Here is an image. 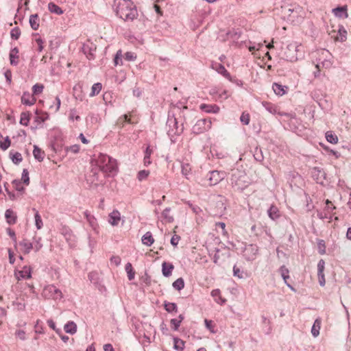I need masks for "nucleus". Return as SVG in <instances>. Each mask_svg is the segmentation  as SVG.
<instances>
[{
    "instance_id": "nucleus-1",
    "label": "nucleus",
    "mask_w": 351,
    "mask_h": 351,
    "mask_svg": "<svg viewBox=\"0 0 351 351\" xmlns=\"http://www.w3.org/2000/svg\"><path fill=\"white\" fill-rule=\"evenodd\" d=\"M117 171L116 160L104 154H99L97 157L91 160V170L86 177L87 182L98 185L95 182L99 181V172L105 175L115 173Z\"/></svg>"
},
{
    "instance_id": "nucleus-2",
    "label": "nucleus",
    "mask_w": 351,
    "mask_h": 351,
    "mask_svg": "<svg viewBox=\"0 0 351 351\" xmlns=\"http://www.w3.org/2000/svg\"><path fill=\"white\" fill-rule=\"evenodd\" d=\"M114 4L117 16L124 21H133L138 17L136 6L131 0H114Z\"/></svg>"
},
{
    "instance_id": "nucleus-3",
    "label": "nucleus",
    "mask_w": 351,
    "mask_h": 351,
    "mask_svg": "<svg viewBox=\"0 0 351 351\" xmlns=\"http://www.w3.org/2000/svg\"><path fill=\"white\" fill-rule=\"evenodd\" d=\"M230 184L234 191H243L251 184V180L243 167L231 169Z\"/></svg>"
},
{
    "instance_id": "nucleus-4",
    "label": "nucleus",
    "mask_w": 351,
    "mask_h": 351,
    "mask_svg": "<svg viewBox=\"0 0 351 351\" xmlns=\"http://www.w3.org/2000/svg\"><path fill=\"white\" fill-rule=\"evenodd\" d=\"M167 134L169 136H173L174 135L179 136L184 131V123L182 122L180 125L178 124V120L175 117V115H172L169 113L167 121Z\"/></svg>"
},
{
    "instance_id": "nucleus-5",
    "label": "nucleus",
    "mask_w": 351,
    "mask_h": 351,
    "mask_svg": "<svg viewBox=\"0 0 351 351\" xmlns=\"http://www.w3.org/2000/svg\"><path fill=\"white\" fill-rule=\"evenodd\" d=\"M296 43H290L283 49L282 58L287 61L295 62L298 60L299 47Z\"/></svg>"
},
{
    "instance_id": "nucleus-6",
    "label": "nucleus",
    "mask_w": 351,
    "mask_h": 351,
    "mask_svg": "<svg viewBox=\"0 0 351 351\" xmlns=\"http://www.w3.org/2000/svg\"><path fill=\"white\" fill-rule=\"evenodd\" d=\"M43 296L46 299L60 300L63 295L62 291L53 285L45 286L43 289Z\"/></svg>"
},
{
    "instance_id": "nucleus-7",
    "label": "nucleus",
    "mask_w": 351,
    "mask_h": 351,
    "mask_svg": "<svg viewBox=\"0 0 351 351\" xmlns=\"http://www.w3.org/2000/svg\"><path fill=\"white\" fill-rule=\"evenodd\" d=\"M212 122L208 119H201L197 121L192 128L193 134H199L210 129Z\"/></svg>"
},
{
    "instance_id": "nucleus-8",
    "label": "nucleus",
    "mask_w": 351,
    "mask_h": 351,
    "mask_svg": "<svg viewBox=\"0 0 351 351\" xmlns=\"http://www.w3.org/2000/svg\"><path fill=\"white\" fill-rule=\"evenodd\" d=\"M226 177V173L223 171L214 170L209 172L208 180L210 185H216Z\"/></svg>"
},
{
    "instance_id": "nucleus-9",
    "label": "nucleus",
    "mask_w": 351,
    "mask_h": 351,
    "mask_svg": "<svg viewBox=\"0 0 351 351\" xmlns=\"http://www.w3.org/2000/svg\"><path fill=\"white\" fill-rule=\"evenodd\" d=\"M258 253V247L256 244L247 245L244 250V256L247 261H253Z\"/></svg>"
},
{
    "instance_id": "nucleus-10",
    "label": "nucleus",
    "mask_w": 351,
    "mask_h": 351,
    "mask_svg": "<svg viewBox=\"0 0 351 351\" xmlns=\"http://www.w3.org/2000/svg\"><path fill=\"white\" fill-rule=\"evenodd\" d=\"M82 50L88 59L93 60L95 58L93 52L96 50V47L93 43H84L82 47Z\"/></svg>"
},
{
    "instance_id": "nucleus-11",
    "label": "nucleus",
    "mask_w": 351,
    "mask_h": 351,
    "mask_svg": "<svg viewBox=\"0 0 351 351\" xmlns=\"http://www.w3.org/2000/svg\"><path fill=\"white\" fill-rule=\"evenodd\" d=\"M14 275L19 280L30 278L32 277V269L30 267L24 266L22 270L16 271Z\"/></svg>"
},
{
    "instance_id": "nucleus-12",
    "label": "nucleus",
    "mask_w": 351,
    "mask_h": 351,
    "mask_svg": "<svg viewBox=\"0 0 351 351\" xmlns=\"http://www.w3.org/2000/svg\"><path fill=\"white\" fill-rule=\"evenodd\" d=\"M36 101V99L28 91L24 92L21 97V103L26 106H32L35 104Z\"/></svg>"
},
{
    "instance_id": "nucleus-13",
    "label": "nucleus",
    "mask_w": 351,
    "mask_h": 351,
    "mask_svg": "<svg viewBox=\"0 0 351 351\" xmlns=\"http://www.w3.org/2000/svg\"><path fill=\"white\" fill-rule=\"evenodd\" d=\"M332 12L336 17H338L340 19H342V18L346 19L348 16L346 5L338 6L335 8H333Z\"/></svg>"
},
{
    "instance_id": "nucleus-14",
    "label": "nucleus",
    "mask_w": 351,
    "mask_h": 351,
    "mask_svg": "<svg viewBox=\"0 0 351 351\" xmlns=\"http://www.w3.org/2000/svg\"><path fill=\"white\" fill-rule=\"evenodd\" d=\"M312 177L317 180V182H319V180H322V179H325L326 173L324 171L318 167H315L313 168L311 171Z\"/></svg>"
},
{
    "instance_id": "nucleus-15",
    "label": "nucleus",
    "mask_w": 351,
    "mask_h": 351,
    "mask_svg": "<svg viewBox=\"0 0 351 351\" xmlns=\"http://www.w3.org/2000/svg\"><path fill=\"white\" fill-rule=\"evenodd\" d=\"M200 109L207 113H217L219 111V107L215 104H202Z\"/></svg>"
},
{
    "instance_id": "nucleus-16",
    "label": "nucleus",
    "mask_w": 351,
    "mask_h": 351,
    "mask_svg": "<svg viewBox=\"0 0 351 351\" xmlns=\"http://www.w3.org/2000/svg\"><path fill=\"white\" fill-rule=\"evenodd\" d=\"M19 49L14 47L12 49L9 53V58L10 60V64L12 66H16L19 64Z\"/></svg>"
},
{
    "instance_id": "nucleus-17",
    "label": "nucleus",
    "mask_w": 351,
    "mask_h": 351,
    "mask_svg": "<svg viewBox=\"0 0 351 351\" xmlns=\"http://www.w3.org/2000/svg\"><path fill=\"white\" fill-rule=\"evenodd\" d=\"M5 217L7 223L10 225H13L16 223L17 217L12 209H7L5 210Z\"/></svg>"
},
{
    "instance_id": "nucleus-18",
    "label": "nucleus",
    "mask_w": 351,
    "mask_h": 351,
    "mask_svg": "<svg viewBox=\"0 0 351 351\" xmlns=\"http://www.w3.org/2000/svg\"><path fill=\"white\" fill-rule=\"evenodd\" d=\"M280 272L287 287H289L291 290L295 291V289L293 288V287L289 284L287 281V279L289 278V269L285 265H282L280 268Z\"/></svg>"
},
{
    "instance_id": "nucleus-19",
    "label": "nucleus",
    "mask_w": 351,
    "mask_h": 351,
    "mask_svg": "<svg viewBox=\"0 0 351 351\" xmlns=\"http://www.w3.org/2000/svg\"><path fill=\"white\" fill-rule=\"evenodd\" d=\"M174 266L172 263L164 262L162 264V273L165 277H169L171 275Z\"/></svg>"
},
{
    "instance_id": "nucleus-20",
    "label": "nucleus",
    "mask_w": 351,
    "mask_h": 351,
    "mask_svg": "<svg viewBox=\"0 0 351 351\" xmlns=\"http://www.w3.org/2000/svg\"><path fill=\"white\" fill-rule=\"evenodd\" d=\"M19 245L22 247L24 254H29L33 249V243L29 242L27 239H24L19 243Z\"/></svg>"
},
{
    "instance_id": "nucleus-21",
    "label": "nucleus",
    "mask_w": 351,
    "mask_h": 351,
    "mask_svg": "<svg viewBox=\"0 0 351 351\" xmlns=\"http://www.w3.org/2000/svg\"><path fill=\"white\" fill-rule=\"evenodd\" d=\"M120 219V213L118 210H114L109 215L108 222L112 226L118 225Z\"/></svg>"
},
{
    "instance_id": "nucleus-22",
    "label": "nucleus",
    "mask_w": 351,
    "mask_h": 351,
    "mask_svg": "<svg viewBox=\"0 0 351 351\" xmlns=\"http://www.w3.org/2000/svg\"><path fill=\"white\" fill-rule=\"evenodd\" d=\"M272 88L277 95L282 96L287 93L288 87L286 86H282L278 83H274Z\"/></svg>"
},
{
    "instance_id": "nucleus-23",
    "label": "nucleus",
    "mask_w": 351,
    "mask_h": 351,
    "mask_svg": "<svg viewBox=\"0 0 351 351\" xmlns=\"http://www.w3.org/2000/svg\"><path fill=\"white\" fill-rule=\"evenodd\" d=\"M126 123H129V124L133 123V122H132V121H131V119L129 118L127 114H123V115L121 116L117 121V125L120 129L123 128Z\"/></svg>"
},
{
    "instance_id": "nucleus-24",
    "label": "nucleus",
    "mask_w": 351,
    "mask_h": 351,
    "mask_svg": "<svg viewBox=\"0 0 351 351\" xmlns=\"http://www.w3.org/2000/svg\"><path fill=\"white\" fill-rule=\"evenodd\" d=\"M267 214L269 218H271L272 220H276L280 216L278 208L274 205H271L269 207L267 210Z\"/></svg>"
},
{
    "instance_id": "nucleus-25",
    "label": "nucleus",
    "mask_w": 351,
    "mask_h": 351,
    "mask_svg": "<svg viewBox=\"0 0 351 351\" xmlns=\"http://www.w3.org/2000/svg\"><path fill=\"white\" fill-rule=\"evenodd\" d=\"M64 330L66 333L73 335L77 331V325L74 322L69 321L64 325Z\"/></svg>"
},
{
    "instance_id": "nucleus-26",
    "label": "nucleus",
    "mask_w": 351,
    "mask_h": 351,
    "mask_svg": "<svg viewBox=\"0 0 351 351\" xmlns=\"http://www.w3.org/2000/svg\"><path fill=\"white\" fill-rule=\"evenodd\" d=\"M338 36L337 37V40L343 43L347 39V31L345 27L342 25H339L338 26Z\"/></svg>"
},
{
    "instance_id": "nucleus-27",
    "label": "nucleus",
    "mask_w": 351,
    "mask_h": 351,
    "mask_svg": "<svg viewBox=\"0 0 351 351\" xmlns=\"http://www.w3.org/2000/svg\"><path fill=\"white\" fill-rule=\"evenodd\" d=\"M142 243L147 245V246H151L154 242V239L153 238L152 234L151 232H147L141 239Z\"/></svg>"
},
{
    "instance_id": "nucleus-28",
    "label": "nucleus",
    "mask_w": 351,
    "mask_h": 351,
    "mask_svg": "<svg viewBox=\"0 0 351 351\" xmlns=\"http://www.w3.org/2000/svg\"><path fill=\"white\" fill-rule=\"evenodd\" d=\"M39 17L38 14H32L29 16V25L34 30H37L39 27Z\"/></svg>"
},
{
    "instance_id": "nucleus-29",
    "label": "nucleus",
    "mask_w": 351,
    "mask_h": 351,
    "mask_svg": "<svg viewBox=\"0 0 351 351\" xmlns=\"http://www.w3.org/2000/svg\"><path fill=\"white\" fill-rule=\"evenodd\" d=\"M33 155L36 160L41 162L44 159L45 152L41 150L37 145L34 146Z\"/></svg>"
},
{
    "instance_id": "nucleus-30",
    "label": "nucleus",
    "mask_w": 351,
    "mask_h": 351,
    "mask_svg": "<svg viewBox=\"0 0 351 351\" xmlns=\"http://www.w3.org/2000/svg\"><path fill=\"white\" fill-rule=\"evenodd\" d=\"M48 10L51 13H54L58 15H60L63 13L62 8L53 2H50L48 3Z\"/></svg>"
},
{
    "instance_id": "nucleus-31",
    "label": "nucleus",
    "mask_w": 351,
    "mask_h": 351,
    "mask_svg": "<svg viewBox=\"0 0 351 351\" xmlns=\"http://www.w3.org/2000/svg\"><path fill=\"white\" fill-rule=\"evenodd\" d=\"M217 71L219 73L221 74L223 77L228 79L229 81H232L230 73L226 69L225 66L221 64H219Z\"/></svg>"
},
{
    "instance_id": "nucleus-32",
    "label": "nucleus",
    "mask_w": 351,
    "mask_h": 351,
    "mask_svg": "<svg viewBox=\"0 0 351 351\" xmlns=\"http://www.w3.org/2000/svg\"><path fill=\"white\" fill-rule=\"evenodd\" d=\"M320 325L321 321L319 319H316L311 328V333L313 337H316L319 335Z\"/></svg>"
},
{
    "instance_id": "nucleus-33",
    "label": "nucleus",
    "mask_w": 351,
    "mask_h": 351,
    "mask_svg": "<svg viewBox=\"0 0 351 351\" xmlns=\"http://www.w3.org/2000/svg\"><path fill=\"white\" fill-rule=\"evenodd\" d=\"M10 156L12 161L15 165H19L23 160L22 155L19 152H15L13 154L12 152H10Z\"/></svg>"
},
{
    "instance_id": "nucleus-34",
    "label": "nucleus",
    "mask_w": 351,
    "mask_h": 351,
    "mask_svg": "<svg viewBox=\"0 0 351 351\" xmlns=\"http://www.w3.org/2000/svg\"><path fill=\"white\" fill-rule=\"evenodd\" d=\"M30 119V113L29 112H23L21 114L20 123L27 126Z\"/></svg>"
},
{
    "instance_id": "nucleus-35",
    "label": "nucleus",
    "mask_w": 351,
    "mask_h": 351,
    "mask_svg": "<svg viewBox=\"0 0 351 351\" xmlns=\"http://www.w3.org/2000/svg\"><path fill=\"white\" fill-rule=\"evenodd\" d=\"M164 308L168 313H176L178 311L177 304L174 302H165Z\"/></svg>"
},
{
    "instance_id": "nucleus-36",
    "label": "nucleus",
    "mask_w": 351,
    "mask_h": 351,
    "mask_svg": "<svg viewBox=\"0 0 351 351\" xmlns=\"http://www.w3.org/2000/svg\"><path fill=\"white\" fill-rule=\"evenodd\" d=\"M173 348L177 350H183L184 341L178 337H173Z\"/></svg>"
},
{
    "instance_id": "nucleus-37",
    "label": "nucleus",
    "mask_w": 351,
    "mask_h": 351,
    "mask_svg": "<svg viewBox=\"0 0 351 351\" xmlns=\"http://www.w3.org/2000/svg\"><path fill=\"white\" fill-rule=\"evenodd\" d=\"M125 269L127 272L128 279L130 280H133L135 276V271L133 269L132 264L130 263H128L125 265Z\"/></svg>"
},
{
    "instance_id": "nucleus-38",
    "label": "nucleus",
    "mask_w": 351,
    "mask_h": 351,
    "mask_svg": "<svg viewBox=\"0 0 351 351\" xmlns=\"http://www.w3.org/2000/svg\"><path fill=\"white\" fill-rule=\"evenodd\" d=\"M211 295L215 298V300L217 303L223 304L226 302L225 299H222L220 295V290L219 289H214L211 292Z\"/></svg>"
},
{
    "instance_id": "nucleus-39",
    "label": "nucleus",
    "mask_w": 351,
    "mask_h": 351,
    "mask_svg": "<svg viewBox=\"0 0 351 351\" xmlns=\"http://www.w3.org/2000/svg\"><path fill=\"white\" fill-rule=\"evenodd\" d=\"M326 138L328 142L332 144H335L338 142L337 136L333 134L332 131H328L326 132Z\"/></svg>"
},
{
    "instance_id": "nucleus-40",
    "label": "nucleus",
    "mask_w": 351,
    "mask_h": 351,
    "mask_svg": "<svg viewBox=\"0 0 351 351\" xmlns=\"http://www.w3.org/2000/svg\"><path fill=\"white\" fill-rule=\"evenodd\" d=\"M102 88V85L101 83L97 82L95 83L92 88H91V92L90 93V97H94L99 93Z\"/></svg>"
},
{
    "instance_id": "nucleus-41",
    "label": "nucleus",
    "mask_w": 351,
    "mask_h": 351,
    "mask_svg": "<svg viewBox=\"0 0 351 351\" xmlns=\"http://www.w3.org/2000/svg\"><path fill=\"white\" fill-rule=\"evenodd\" d=\"M171 210L170 208H166L162 213V217L165 219L166 222L171 223L173 221L174 218L172 215H169Z\"/></svg>"
},
{
    "instance_id": "nucleus-42",
    "label": "nucleus",
    "mask_w": 351,
    "mask_h": 351,
    "mask_svg": "<svg viewBox=\"0 0 351 351\" xmlns=\"http://www.w3.org/2000/svg\"><path fill=\"white\" fill-rule=\"evenodd\" d=\"M173 287L178 291L182 290L184 287V281L182 278H179L173 282Z\"/></svg>"
},
{
    "instance_id": "nucleus-43",
    "label": "nucleus",
    "mask_w": 351,
    "mask_h": 351,
    "mask_svg": "<svg viewBox=\"0 0 351 351\" xmlns=\"http://www.w3.org/2000/svg\"><path fill=\"white\" fill-rule=\"evenodd\" d=\"M33 210L35 211L34 218H35V224L37 228V229L40 230L43 227V221L41 219V217L38 213L35 208H33Z\"/></svg>"
},
{
    "instance_id": "nucleus-44",
    "label": "nucleus",
    "mask_w": 351,
    "mask_h": 351,
    "mask_svg": "<svg viewBox=\"0 0 351 351\" xmlns=\"http://www.w3.org/2000/svg\"><path fill=\"white\" fill-rule=\"evenodd\" d=\"M254 159L258 162H262L264 159L261 148L256 147L254 152Z\"/></svg>"
},
{
    "instance_id": "nucleus-45",
    "label": "nucleus",
    "mask_w": 351,
    "mask_h": 351,
    "mask_svg": "<svg viewBox=\"0 0 351 351\" xmlns=\"http://www.w3.org/2000/svg\"><path fill=\"white\" fill-rule=\"evenodd\" d=\"M181 171H182V175H184V176L186 177L189 174L191 173V165L189 163H182Z\"/></svg>"
},
{
    "instance_id": "nucleus-46",
    "label": "nucleus",
    "mask_w": 351,
    "mask_h": 351,
    "mask_svg": "<svg viewBox=\"0 0 351 351\" xmlns=\"http://www.w3.org/2000/svg\"><path fill=\"white\" fill-rule=\"evenodd\" d=\"M262 104H263V106L265 107V108L268 112H269L272 114H276V107L272 104H271L269 102H267V101H263Z\"/></svg>"
},
{
    "instance_id": "nucleus-47",
    "label": "nucleus",
    "mask_w": 351,
    "mask_h": 351,
    "mask_svg": "<svg viewBox=\"0 0 351 351\" xmlns=\"http://www.w3.org/2000/svg\"><path fill=\"white\" fill-rule=\"evenodd\" d=\"M44 89V86L42 84H36L32 87L33 95L40 94Z\"/></svg>"
},
{
    "instance_id": "nucleus-48",
    "label": "nucleus",
    "mask_w": 351,
    "mask_h": 351,
    "mask_svg": "<svg viewBox=\"0 0 351 351\" xmlns=\"http://www.w3.org/2000/svg\"><path fill=\"white\" fill-rule=\"evenodd\" d=\"M11 141L9 138V136H6L4 138L3 141H0V148L5 151L8 149V147L10 146Z\"/></svg>"
},
{
    "instance_id": "nucleus-49",
    "label": "nucleus",
    "mask_w": 351,
    "mask_h": 351,
    "mask_svg": "<svg viewBox=\"0 0 351 351\" xmlns=\"http://www.w3.org/2000/svg\"><path fill=\"white\" fill-rule=\"evenodd\" d=\"M317 249L320 254L323 255L326 253V244L325 241L322 239H319L317 241Z\"/></svg>"
},
{
    "instance_id": "nucleus-50",
    "label": "nucleus",
    "mask_w": 351,
    "mask_h": 351,
    "mask_svg": "<svg viewBox=\"0 0 351 351\" xmlns=\"http://www.w3.org/2000/svg\"><path fill=\"white\" fill-rule=\"evenodd\" d=\"M21 36V30L19 27H15L10 32V36L12 39L18 40Z\"/></svg>"
},
{
    "instance_id": "nucleus-51",
    "label": "nucleus",
    "mask_w": 351,
    "mask_h": 351,
    "mask_svg": "<svg viewBox=\"0 0 351 351\" xmlns=\"http://www.w3.org/2000/svg\"><path fill=\"white\" fill-rule=\"evenodd\" d=\"M6 232H7L8 234L11 237V239L14 243V247L16 248L18 243H17L15 232L10 228H8L6 229Z\"/></svg>"
},
{
    "instance_id": "nucleus-52",
    "label": "nucleus",
    "mask_w": 351,
    "mask_h": 351,
    "mask_svg": "<svg viewBox=\"0 0 351 351\" xmlns=\"http://www.w3.org/2000/svg\"><path fill=\"white\" fill-rule=\"evenodd\" d=\"M244 274H244L243 271H241L236 265H234L233 267V275H234V276L238 277L239 278L241 279V278H245V275Z\"/></svg>"
},
{
    "instance_id": "nucleus-53",
    "label": "nucleus",
    "mask_w": 351,
    "mask_h": 351,
    "mask_svg": "<svg viewBox=\"0 0 351 351\" xmlns=\"http://www.w3.org/2000/svg\"><path fill=\"white\" fill-rule=\"evenodd\" d=\"M21 180L25 185H28L29 184V172L26 169L23 170Z\"/></svg>"
},
{
    "instance_id": "nucleus-54",
    "label": "nucleus",
    "mask_w": 351,
    "mask_h": 351,
    "mask_svg": "<svg viewBox=\"0 0 351 351\" xmlns=\"http://www.w3.org/2000/svg\"><path fill=\"white\" fill-rule=\"evenodd\" d=\"M149 174V171L148 170H141L138 171L137 175V178L138 180L142 181L145 179H146Z\"/></svg>"
},
{
    "instance_id": "nucleus-55",
    "label": "nucleus",
    "mask_w": 351,
    "mask_h": 351,
    "mask_svg": "<svg viewBox=\"0 0 351 351\" xmlns=\"http://www.w3.org/2000/svg\"><path fill=\"white\" fill-rule=\"evenodd\" d=\"M35 243L33 244V249L35 250V252H38L42 247L43 244L40 243L41 238L38 237V239L34 237Z\"/></svg>"
},
{
    "instance_id": "nucleus-56",
    "label": "nucleus",
    "mask_w": 351,
    "mask_h": 351,
    "mask_svg": "<svg viewBox=\"0 0 351 351\" xmlns=\"http://www.w3.org/2000/svg\"><path fill=\"white\" fill-rule=\"evenodd\" d=\"M84 215H85L87 221L90 224V226L95 228V227H94L95 223V217L93 215H91L90 213H88V211L84 212Z\"/></svg>"
},
{
    "instance_id": "nucleus-57",
    "label": "nucleus",
    "mask_w": 351,
    "mask_h": 351,
    "mask_svg": "<svg viewBox=\"0 0 351 351\" xmlns=\"http://www.w3.org/2000/svg\"><path fill=\"white\" fill-rule=\"evenodd\" d=\"M171 328L173 330H178L180 326V320L178 319H171L170 321Z\"/></svg>"
},
{
    "instance_id": "nucleus-58",
    "label": "nucleus",
    "mask_w": 351,
    "mask_h": 351,
    "mask_svg": "<svg viewBox=\"0 0 351 351\" xmlns=\"http://www.w3.org/2000/svg\"><path fill=\"white\" fill-rule=\"evenodd\" d=\"M122 55L121 51H118L115 55V57L114 58V65L117 66L119 64H122Z\"/></svg>"
},
{
    "instance_id": "nucleus-59",
    "label": "nucleus",
    "mask_w": 351,
    "mask_h": 351,
    "mask_svg": "<svg viewBox=\"0 0 351 351\" xmlns=\"http://www.w3.org/2000/svg\"><path fill=\"white\" fill-rule=\"evenodd\" d=\"M241 122L244 125H248L250 123V115L243 112L240 117Z\"/></svg>"
},
{
    "instance_id": "nucleus-60",
    "label": "nucleus",
    "mask_w": 351,
    "mask_h": 351,
    "mask_svg": "<svg viewBox=\"0 0 351 351\" xmlns=\"http://www.w3.org/2000/svg\"><path fill=\"white\" fill-rule=\"evenodd\" d=\"M67 152H71L73 154H77L80 151V145L75 144L66 148Z\"/></svg>"
},
{
    "instance_id": "nucleus-61",
    "label": "nucleus",
    "mask_w": 351,
    "mask_h": 351,
    "mask_svg": "<svg viewBox=\"0 0 351 351\" xmlns=\"http://www.w3.org/2000/svg\"><path fill=\"white\" fill-rule=\"evenodd\" d=\"M75 109H71L69 113V119L70 120H76L80 121L81 119L80 117L76 114Z\"/></svg>"
},
{
    "instance_id": "nucleus-62",
    "label": "nucleus",
    "mask_w": 351,
    "mask_h": 351,
    "mask_svg": "<svg viewBox=\"0 0 351 351\" xmlns=\"http://www.w3.org/2000/svg\"><path fill=\"white\" fill-rule=\"evenodd\" d=\"M136 58V55L131 51H128L125 53V59L128 61H134Z\"/></svg>"
},
{
    "instance_id": "nucleus-63",
    "label": "nucleus",
    "mask_w": 351,
    "mask_h": 351,
    "mask_svg": "<svg viewBox=\"0 0 351 351\" xmlns=\"http://www.w3.org/2000/svg\"><path fill=\"white\" fill-rule=\"evenodd\" d=\"M325 266V262L324 260L321 259L317 263V274H324Z\"/></svg>"
},
{
    "instance_id": "nucleus-64",
    "label": "nucleus",
    "mask_w": 351,
    "mask_h": 351,
    "mask_svg": "<svg viewBox=\"0 0 351 351\" xmlns=\"http://www.w3.org/2000/svg\"><path fill=\"white\" fill-rule=\"evenodd\" d=\"M15 335L19 338L21 340H25L26 339V335H25V332L23 330H16V332H15Z\"/></svg>"
}]
</instances>
